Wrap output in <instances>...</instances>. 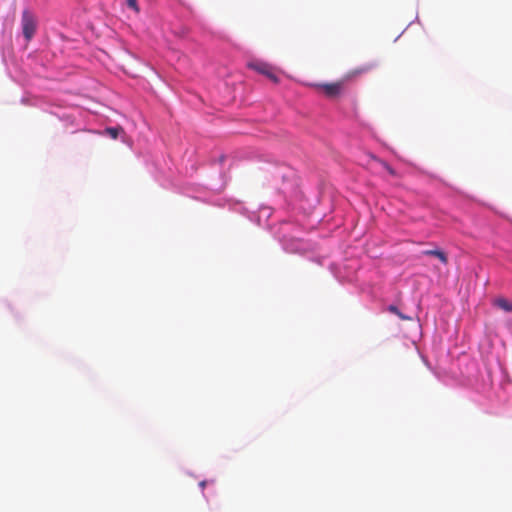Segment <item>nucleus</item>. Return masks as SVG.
I'll use <instances>...</instances> for the list:
<instances>
[{
	"mask_svg": "<svg viewBox=\"0 0 512 512\" xmlns=\"http://www.w3.org/2000/svg\"><path fill=\"white\" fill-rule=\"evenodd\" d=\"M375 67L374 64H367V65H364V66H361L359 68H356V69H353L351 71H349L342 80L340 81H337V82H334V83H321V84H316L315 87L321 91H323V93L325 94V96L329 97V98H335V97H338L342 91H343V88H344V84L346 81L354 78V77H357L363 73H366L370 70H372L373 68Z\"/></svg>",
	"mask_w": 512,
	"mask_h": 512,
	"instance_id": "f257e3e1",
	"label": "nucleus"
},
{
	"mask_svg": "<svg viewBox=\"0 0 512 512\" xmlns=\"http://www.w3.org/2000/svg\"><path fill=\"white\" fill-rule=\"evenodd\" d=\"M21 26L24 38L30 41L36 33L37 20L34 14L27 9L22 13Z\"/></svg>",
	"mask_w": 512,
	"mask_h": 512,
	"instance_id": "f03ea898",
	"label": "nucleus"
},
{
	"mask_svg": "<svg viewBox=\"0 0 512 512\" xmlns=\"http://www.w3.org/2000/svg\"><path fill=\"white\" fill-rule=\"evenodd\" d=\"M248 67L259 74L264 75L273 83L279 82V77L277 75L276 69L270 64L262 61H252L248 64Z\"/></svg>",
	"mask_w": 512,
	"mask_h": 512,
	"instance_id": "7ed1b4c3",
	"label": "nucleus"
},
{
	"mask_svg": "<svg viewBox=\"0 0 512 512\" xmlns=\"http://www.w3.org/2000/svg\"><path fill=\"white\" fill-rule=\"evenodd\" d=\"M493 305L505 312H512V301L505 297H498L494 299Z\"/></svg>",
	"mask_w": 512,
	"mask_h": 512,
	"instance_id": "20e7f679",
	"label": "nucleus"
},
{
	"mask_svg": "<svg viewBox=\"0 0 512 512\" xmlns=\"http://www.w3.org/2000/svg\"><path fill=\"white\" fill-rule=\"evenodd\" d=\"M423 254L429 255V256H435L444 264H447V262H448V258L446 256V254L441 250H426L423 252Z\"/></svg>",
	"mask_w": 512,
	"mask_h": 512,
	"instance_id": "39448f33",
	"label": "nucleus"
},
{
	"mask_svg": "<svg viewBox=\"0 0 512 512\" xmlns=\"http://www.w3.org/2000/svg\"><path fill=\"white\" fill-rule=\"evenodd\" d=\"M121 132H123L121 127H108L105 129V133L112 139H117Z\"/></svg>",
	"mask_w": 512,
	"mask_h": 512,
	"instance_id": "423d86ee",
	"label": "nucleus"
},
{
	"mask_svg": "<svg viewBox=\"0 0 512 512\" xmlns=\"http://www.w3.org/2000/svg\"><path fill=\"white\" fill-rule=\"evenodd\" d=\"M388 311L393 313V314H395V315H397L402 320H411L410 317H408V316L404 315L403 313H401L399 311V309L395 305H390L388 307Z\"/></svg>",
	"mask_w": 512,
	"mask_h": 512,
	"instance_id": "0eeeda50",
	"label": "nucleus"
},
{
	"mask_svg": "<svg viewBox=\"0 0 512 512\" xmlns=\"http://www.w3.org/2000/svg\"><path fill=\"white\" fill-rule=\"evenodd\" d=\"M391 176H396V171L385 161L374 158Z\"/></svg>",
	"mask_w": 512,
	"mask_h": 512,
	"instance_id": "6e6552de",
	"label": "nucleus"
},
{
	"mask_svg": "<svg viewBox=\"0 0 512 512\" xmlns=\"http://www.w3.org/2000/svg\"><path fill=\"white\" fill-rule=\"evenodd\" d=\"M127 6L133 9L136 13H139L140 9L137 4V0H126Z\"/></svg>",
	"mask_w": 512,
	"mask_h": 512,
	"instance_id": "1a4fd4ad",
	"label": "nucleus"
},
{
	"mask_svg": "<svg viewBox=\"0 0 512 512\" xmlns=\"http://www.w3.org/2000/svg\"><path fill=\"white\" fill-rule=\"evenodd\" d=\"M199 485L201 488H204L206 486V481H201Z\"/></svg>",
	"mask_w": 512,
	"mask_h": 512,
	"instance_id": "9d476101",
	"label": "nucleus"
}]
</instances>
